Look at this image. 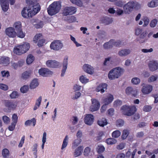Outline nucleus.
<instances>
[{
  "instance_id": "nucleus-52",
  "label": "nucleus",
  "mask_w": 158,
  "mask_h": 158,
  "mask_svg": "<svg viewBox=\"0 0 158 158\" xmlns=\"http://www.w3.org/2000/svg\"><path fill=\"white\" fill-rule=\"evenodd\" d=\"M124 124V121L123 120L119 119L117 120L116 122V124L118 127L122 126Z\"/></svg>"
},
{
  "instance_id": "nucleus-43",
  "label": "nucleus",
  "mask_w": 158,
  "mask_h": 158,
  "mask_svg": "<svg viewBox=\"0 0 158 158\" xmlns=\"http://www.w3.org/2000/svg\"><path fill=\"white\" fill-rule=\"evenodd\" d=\"M97 151L99 154L105 151V148L102 145H98L97 148Z\"/></svg>"
},
{
  "instance_id": "nucleus-49",
  "label": "nucleus",
  "mask_w": 158,
  "mask_h": 158,
  "mask_svg": "<svg viewBox=\"0 0 158 158\" xmlns=\"http://www.w3.org/2000/svg\"><path fill=\"white\" fill-rule=\"evenodd\" d=\"M47 134L46 132H44L43 134L42 138V144L41 145V148L42 149H44V144L46 141Z\"/></svg>"
},
{
  "instance_id": "nucleus-25",
  "label": "nucleus",
  "mask_w": 158,
  "mask_h": 158,
  "mask_svg": "<svg viewBox=\"0 0 158 158\" xmlns=\"http://www.w3.org/2000/svg\"><path fill=\"white\" fill-rule=\"evenodd\" d=\"M36 123V120L35 118H33L31 120H27L25 122V125L26 126H30L32 125L33 127H34Z\"/></svg>"
},
{
  "instance_id": "nucleus-23",
  "label": "nucleus",
  "mask_w": 158,
  "mask_h": 158,
  "mask_svg": "<svg viewBox=\"0 0 158 158\" xmlns=\"http://www.w3.org/2000/svg\"><path fill=\"white\" fill-rule=\"evenodd\" d=\"M0 61L4 66H7L10 63V58L7 56H2L0 59Z\"/></svg>"
},
{
  "instance_id": "nucleus-18",
  "label": "nucleus",
  "mask_w": 158,
  "mask_h": 158,
  "mask_svg": "<svg viewBox=\"0 0 158 158\" xmlns=\"http://www.w3.org/2000/svg\"><path fill=\"white\" fill-rule=\"evenodd\" d=\"M152 90V85H146L143 86L142 92L144 94H148L150 93Z\"/></svg>"
},
{
  "instance_id": "nucleus-29",
  "label": "nucleus",
  "mask_w": 158,
  "mask_h": 158,
  "mask_svg": "<svg viewBox=\"0 0 158 158\" xmlns=\"http://www.w3.org/2000/svg\"><path fill=\"white\" fill-rule=\"evenodd\" d=\"M114 41V40L111 39L108 42L105 43L103 45V47L105 49H109L112 48L113 45L112 42Z\"/></svg>"
},
{
  "instance_id": "nucleus-38",
  "label": "nucleus",
  "mask_w": 158,
  "mask_h": 158,
  "mask_svg": "<svg viewBox=\"0 0 158 158\" xmlns=\"http://www.w3.org/2000/svg\"><path fill=\"white\" fill-rule=\"evenodd\" d=\"M146 36V33L143 32L141 34L139 37L137 38V41H139L140 43H143L145 41L144 40V37Z\"/></svg>"
},
{
  "instance_id": "nucleus-20",
  "label": "nucleus",
  "mask_w": 158,
  "mask_h": 158,
  "mask_svg": "<svg viewBox=\"0 0 158 158\" xmlns=\"http://www.w3.org/2000/svg\"><path fill=\"white\" fill-rule=\"evenodd\" d=\"M1 5L2 10L4 12L6 11L9 7V2L8 0H1Z\"/></svg>"
},
{
  "instance_id": "nucleus-57",
  "label": "nucleus",
  "mask_w": 158,
  "mask_h": 158,
  "mask_svg": "<svg viewBox=\"0 0 158 158\" xmlns=\"http://www.w3.org/2000/svg\"><path fill=\"white\" fill-rule=\"evenodd\" d=\"M19 94L18 92L16 91H13L10 95V96L12 98H17Z\"/></svg>"
},
{
  "instance_id": "nucleus-1",
  "label": "nucleus",
  "mask_w": 158,
  "mask_h": 158,
  "mask_svg": "<svg viewBox=\"0 0 158 158\" xmlns=\"http://www.w3.org/2000/svg\"><path fill=\"white\" fill-rule=\"evenodd\" d=\"M37 0H26L27 4L28 5L29 10H31L33 16L37 14L40 10L39 4L37 3Z\"/></svg>"
},
{
  "instance_id": "nucleus-3",
  "label": "nucleus",
  "mask_w": 158,
  "mask_h": 158,
  "mask_svg": "<svg viewBox=\"0 0 158 158\" xmlns=\"http://www.w3.org/2000/svg\"><path fill=\"white\" fill-rule=\"evenodd\" d=\"M121 110L124 115L131 116L136 112L137 109L135 106H128L126 105L121 107Z\"/></svg>"
},
{
  "instance_id": "nucleus-12",
  "label": "nucleus",
  "mask_w": 158,
  "mask_h": 158,
  "mask_svg": "<svg viewBox=\"0 0 158 158\" xmlns=\"http://www.w3.org/2000/svg\"><path fill=\"white\" fill-rule=\"evenodd\" d=\"M94 121V117L93 115L91 114H87L85 115L84 118V122L89 125H91Z\"/></svg>"
},
{
  "instance_id": "nucleus-60",
  "label": "nucleus",
  "mask_w": 158,
  "mask_h": 158,
  "mask_svg": "<svg viewBox=\"0 0 158 158\" xmlns=\"http://www.w3.org/2000/svg\"><path fill=\"white\" fill-rule=\"evenodd\" d=\"M2 120L6 124H8L10 122V119L7 116L5 115L2 117Z\"/></svg>"
},
{
  "instance_id": "nucleus-53",
  "label": "nucleus",
  "mask_w": 158,
  "mask_h": 158,
  "mask_svg": "<svg viewBox=\"0 0 158 158\" xmlns=\"http://www.w3.org/2000/svg\"><path fill=\"white\" fill-rule=\"evenodd\" d=\"M90 152V148L89 147H86L85 149L84 152V154L85 156H88Z\"/></svg>"
},
{
  "instance_id": "nucleus-14",
  "label": "nucleus",
  "mask_w": 158,
  "mask_h": 158,
  "mask_svg": "<svg viewBox=\"0 0 158 158\" xmlns=\"http://www.w3.org/2000/svg\"><path fill=\"white\" fill-rule=\"evenodd\" d=\"M47 66L49 68H57L60 65V63L56 60H49L46 62Z\"/></svg>"
},
{
  "instance_id": "nucleus-56",
  "label": "nucleus",
  "mask_w": 158,
  "mask_h": 158,
  "mask_svg": "<svg viewBox=\"0 0 158 158\" xmlns=\"http://www.w3.org/2000/svg\"><path fill=\"white\" fill-rule=\"evenodd\" d=\"M157 76H156L152 75L148 79V81L149 82H153L157 80Z\"/></svg>"
},
{
  "instance_id": "nucleus-40",
  "label": "nucleus",
  "mask_w": 158,
  "mask_h": 158,
  "mask_svg": "<svg viewBox=\"0 0 158 158\" xmlns=\"http://www.w3.org/2000/svg\"><path fill=\"white\" fill-rule=\"evenodd\" d=\"M68 136L67 135H66L64 139L63 143L62 145L61 148V149L63 150L64 148H65L68 144Z\"/></svg>"
},
{
  "instance_id": "nucleus-32",
  "label": "nucleus",
  "mask_w": 158,
  "mask_h": 158,
  "mask_svg": "<svg viewBox=\"0 0 158 158\" xmlns=\"http://www.w3.org/2000/svg\"><path fill=\"white\" fill-rule=\"evenodd\" d=\"M39 85V83L38 82L37 79H34L31 82L30 85V88L31 89H35Z\"/></svg>"
},
{
  "instance_id": "nucleus-2",
  "label": "nucleus",
  "mask_w": 158,
  "mask_h": 158,
  "mask_svg": "<svg viewBox=\"0 0 158 158\" xmlns=\"http://www.w3.org/2000/svg\"><path fill=\"white\" fill-rule=\"evenodd\" d=\"M61 6V2L59 1L54 2L48 8V12L49 15L52 16L57 13Z\"/></svg>"
},
{
  "instance_id": "nucleus-10",
  "label": "nucleus",
  "mask_w": 158,
  "mask_h": 158,
  "mask_svg": "<svg viewBox=\"0 0 158 158\" xmlns=\"http://www.w3.org/2000/svg\"><path fill=\"white\" fill-rule=\"evenodd\" d=\"M4 105L9 110H14L17 107V104L15 102L9 100H6Z\"/></svg>"
},
{
  "instance_id": "nucleus-21",
  "label": "nucleus",
  "mask_w": 158,
  "mask_h": 158,
  "mask_svg": "<svg viewBox=\"0 0 158 158\" xmlns=\"http://www.w3.org/2000/svg\"><path fill=\"white\" fill-rule=\"evenodd\" d=\"M83 69L84 71L89 74H92L94 72L93 67L88 64H85L83 66Z\"/></svg>"
},
{
  "instance_id": "nucleus-19",
  "label": "nucleus",
  "mask_w": 158,
  "mask_h": 158,
  "mask_svg": "<svg viewBox=\"0 0 158 158\" xmlns=\"http://www.w3.org/2000/svg\"><path fill=\"white\" fill-rule=\"evenodd\" d=\"M107 85L106 83L100 84L97 87L96 91L97 92H100L102 94L105 92V90L107 89Z\"/></svg>"
},
{
  "instance_id": "nucleus-48",
  "label": "nucleus",
  "mask_w": 158,
  "mask_h": 158,
  "mask_svg": "<svg viewBox=\"0 0 158 158\" xmlns=\"http://www.w3.org/2000/svg\"><path fill=\"white\" fill-rule=\"evenodd\" d=\"M80 81L82 83H86L89 81V79L86 78L84 76H81L79 78Z\"/></svg>"
},
{
  "instance_id": "nucleus-59",
  "label": "nucleus",
  "mask_w": 158,
  "mask_h": 158,
  "mask_svg": "<svg viewBox=\"0 0 158 158\" xmlns=\"http://www.w3.org/2000/svg\"><path fill=\"white\" fill-rule=\"evenodd\" d=\"M152 109L151 106L148 105H145L143 107V110L146 112H148L150 111Z\"/></svg>"
},
{
  "instance_id": "nucleus-26",
  "label": "nucleus",
  "mask_w": 158,
  "mask_h": 158,
  "mask_svg": "<svg viewBox=\"0 0 158 158\" xmlns=\"http://www.w3.org/2000/svg\"><path fill=\"white\" fill-rule=\"evenodd\" d=\"M83 149L82 146H80L77 148L74 152L75 157H76L80 156L83 152Z\"/></svg>"
},
{
  "instance_id": "nucleus-51",
  "label": "nucleus",
  "mask_w": 158,
  "mask_h": 158,
  "mask_svg": "<svg viewBox=\"0 0 158 158\" xmlns=\"http://www.w3.org/2000/svg\"><path fill=\"white\" fill-rule=\"evenodd\" d=\"M30 73L27 71L23 72L22 74V77L23 79H26L28 78L30 76Z\"/></svg>"
},
{
  "instance_id": "nucleus-54",
  "label": "nucleus",
  "mask_w": 158,
  "mask_h": 158,
  "mask_svg": "<svg viewBox=\"0 0 158 158\" xmlns=\"http://www.w3.org/2000/svg\"><path fill=\"white\" fill-rule=\"evenodd\" d=\"M143 20L144 22L143 26L146 27L148 24L149 23L150 21L149 19L147 17H145L144 18Z\"/></svg>"
},
{
  "instance_id": "nucleus-13",
  "label": "nucleus",
  "mask_w": 158,
  "mask_h": 158,
  "mask_svg": "<svg viewBox=\"0 0 158 158\" xmlns=\"http://www.w3.org/2000/svg\"><path fill=\"white\" fill-rule=\"evenodd\" d=\"M31 10H29L28 7H25L23 8V10L22 11V16L24 18H31L33 16L32 15L31 12Z\"/></svg>"
},
{
  "instance_id": "nucleus-9",
  "label": "nucleus",
  "mask_w": 158,
  "mask_h": 158,
  "mask_svg": "<svg viewBox=\"0 0 158 158\" xmlns=\"http://www.w3.org/2000/svg\"><path fill=\"white\" fill-rule=\"evenodd\" d=\"M92 104L89 107L90 110L92 112L98 110L99 108L100 104L99 102L96 99H91Z\"/></svg>"
},
{
  "instance_id": "nucleus-27",
  "label": "nucleus",
  "mask_w": 158,
  "mask_h": 158,
  "mask_svg": "<svg viewBox=\"0 0 158 158\" xmlns=\"http://www.w3.org/2000/svg\"><path fill=\"white\" fill-rule=\"evenodd\" d=\"M21 47H22L20 45L15 47L14 49V52L18 55H21L24 53V51H23Z\"/></svg>"
},
{
  "instance_id": "nucleus-31",
  "label": "nucleus",
  "mask_w": 158,
  "mask_h": 158,
  "mask_svg": "<svg viewBox=\"0 0 158 158\" xmlns=\"http://www.w3.org/2000/svg\"><path fill=\"white\" fill-rule=\"evenodd\" d=\"M15 30H5L6 33L7 35L10 37L14 38L16 35V32Z\"/></svg>"
},
{
  "instance_id": "nucleus-4",
  "label": "nucleus",
  "mask_w": 158,
  "mask_h": 158,
  "mask_svg": "<svg viewBox=\"0 0 158 158\" xmlns=\"http://www.w3.org/2000/svg\"><path fill=\"white\" fill-rule=\"evenodd\" d=\"M123 69L119 67H117L110 70L108 74V77L110 80L118 78L121 76Z\"/></svg>"
},
{
  "instance_id": "nucleus-24",
  "label": "nucleus",
  "mask_w": 158,
  "mask_h": 158,
  "mask_svg": "<svg viewBox=\"0 0 158 158\" xmlns=\"http://www.w3.org/2000/svg\"><path fill=\"white\" fill-rule=\"evenodd\" d=\"M131 52L129 49H123L121 50L118 52V55L121 56H123L127 55Z\"/></svg>"
},
{
  "instance_id": "nucleus-45",
  "label": "nucleus",
  "mask_w": 158,
  "mask_h": 158,
  "mask_svg": "<svg viewBox=\"0 0 158 158\" xmlns=\"http://www.w3.org/2000/svg\"><path fill=\"white\" fill-rule=\"evenodd\" d=\"M13 27L16 30H20L22 27L21 23L20 22H16L14 24Z\"/></svg>"
},
{
  "instance_id": "nucleus-61",
  "label": "nucleus",
  "mask_w": 158,
  "mask_h": 158,
  "mask_svg": "<svg viewBox=\"0 0 158 158\" xmlns=\"http://www.w3.org/2000/svg\"><path fill=\"white\" fill-rule=\"evenodd\" d=\"M18 117L17 114H14L12 116V122L17 123L18 122Z\"/></svg>"
},
{
  "instance_id": "nucleus-44",
  "label": "nucleus",
  "mask_w": 158,
  "mask_h": 158,
  "mask_svg": "<svg viewBox=\"0 0 158 158\" xmlns=\"http://www.w3.org/2000/svg\"><path fill=\"white\" fill-rule=\"evenodd\" d=\"M158 20L156 19H152L150 22V26L151 27H155L157 23Z\"/></svg>"
},
{
  "instance_id": "nucleus-33",
  "label": "nucleus",
  "mask_w": 158,
  "mask_h": 158,
  "mask_svg": "<svg viewBox=\"0 0 158 158\" xmlns=\"http://www.w3.org/2000/svg\"><path fill=\"white\" fill-rule=\"evenodd\" d=\"M97 123L100 126L103 127L107 124L108 122L106 118H102L101 119L98 120L97 122Z\"/></svg>"
},
{
  "instance_id": "nucleus-37",
  "label": "nucleus",
  "mask_w": 158,
  "mask_h": 158,
  "mask_svg": "<svg viewBox=\"0 0 158 158\" xmlns=\"http://www.w3.org/2000/svg\"><path fill=\"white\" fill-rule=\"evenodd\" d=\"M42 100V97L40 96L39 98L36 100V103L34 108V110H36L39 108L40 105Z\"/></svg>"
},
{
  "instance_id": "nucleus-5",
  "label": "nucleus",
  "mask_w": 158,
  "mask_h": 158,
  "mask_svg": "<svg viewBox=\"0 0 158 158\" xmlns=\"http://www.w3.org/2000/svg\"><path fill=\"white\" fill-rule=\"evenodd\" d=\"M137 5V3L135 1H130L129 2L123 6L124 13L126 14H129Z\"/></svg>"
},
{
  "instance_id": "nucleus-11",
  "label": "nucleus",
  "mask_w": 158,
  "mask_h": 158,
  "mask_svg": "<svg viewBox=\"0 0 158 158\" xmlns=\"http://www.w3.org/2000/svg\"><path fill=\"white\" fill-rule=\"evenodd\" d=\"M39 73L40 75L43 77H48L52 75L53 73L47 68H41L39 70Z\"/></svg>"
},
{
  "instance_id": "nucleus-50",
  "label": "nucleus",
  "mask_w": 158,
  "mask_h": 158,
  "mask_svg": "<svg viewBox=\"0 0 158 158\" xmlns=\"http://www.w3.org/2000/svg\"><path fill=\"white\" fill-rule=\"evenodd\" d=\"M81 142V141L80 139H77L75 140L73 143V148H75L78 146V145Z\"/></svg>"
},
{
  "instance_id": "nucleus-28",
  "label": "nucleus",
  "mask_w": 158,
  "mask_h": 158,
  "mask_svg": "<svg viewBox=\"0 0 158 158\" xmlns=\"http://www.w3.org/2000/svg\"><path fill=\"white\" fill-rule=\"evenodd\" d=\"M148 6L151 8L156 7L158 6V1L153 0L147 3Z\"/></svg>"
},
{
  "instance_id": "nucleus-8",
  "label": "nucleus",
  "mask_w": 158,
  "mask_h": 158,
  "mask_svg": "<svg viewBox=\"0 0 158 158\" xmlns=\"http://www.w3.org/2000/svg\"><path fill=\"white\" fill-rule=\"evenodd\" d=\"M77 8L73 6H67L64 8L63 10V15L64 16L73 14L76 12Z\"/></svg>"
},
{
  "instance_id": "nucleus-42",
  "label": "nucleus",
  "mask_w": 158,
  "mask_h": 158,
  "mask_svg": "<svg viewBox=\"0 0 158 158\" xmlns=\"http://www.w3.org/2000/svg\"><path fill=\"white\" fill-rule=\"evenodd\" d=\"M120 135L121 132L119 131L116 130L112 132V136L114 138H117L120 136Z\"/></svg>"
},
{
  "instance_id": "nucleus-39",
  "label": "nucleus",
  "mask_w": 158,
  "mask_h": 158,
  "mask_svg": "<svg viewBox=\"0 0 158 158\" xmlns=\"http://www.w3.org/2000/svg\"><path fill=\"white\" fill-rule=\"evenodd\" d=\"M106 142L108 144L112 145L115 143L117 140L113 138H109L106 140Z\"/></svg>"
},
{
  "instance_id": "nucleus-41",
  "label": "nucleus",
  "mask_w": 158,
  "mask_h": 158,
  "mask_svg": "<svg viewBox=\"0 0 158 158\" xmlns=\"http://www.w3.org/2000/svg\"><path fill=\"white\" fill-rule=\"evenodd\" d=\"M17 32H16L17 35L18 37L20 38H23L25 35V32H23V30H16Z\"/></svg>"
},
{
  "instance_id": "nucleus-16",
  "label": "nucleus",
  "mask_w": 158,
  "mask_h": 158,
  "mask_svg": "<svg viewBox=\"0 0 158 158\" xmlns=\"http://www.w3.org/2000/svg\"><path fill=\"white\" fill-rule=\"evenodd\" d=\"M150 70L154 71L158 69V63L154 60L150 61L148 64Z\"/></svg>"
},
{
  "instance_id": "nucleus-35",
  "label": "nucleus",
  "mask_w": 158,
  "mask_h": 158,
  "mask_svg": "<svg viewBox=\"0 0 158 158\" xmlns=\"http://www.w3.org/2000/svg\"><path fill=\"white\" fill-rule=\"evenodd\" d=\"M23 51H24V53L26 52L29 49L30 47V44L28 43H25L24 44L20 45Z\"/></svg>"
},
{
  "instance_id": "nucleus-7",
  "label": "nucleus",
  "mask_w": 158,
  "mask_h": 158,
  "mask_svg": "<svg viewBox=\"0 0 158 158\" xmlns=\"http://www.w3.org/2000/svg\"><path fill=\"white\" fill-rule=\"evenodd\" d=\"M63 44L59 40H54L52 42L50 45L51 49L55 51H58L63 47Z\"/></svg>"
},
{
  "instance_id": "nucleus-58",
  "label": "nucleus",
  "mask_w": 158,
  "mask_h": 158,
  "mask_svg": "<svg viewBox=\"0 0 158 158\" xmlns=\"http://www.w3.org/2000/svg\"><path fill=\"white\" fill-rule=\"evenodd\" d=\"M121 41L119 40H117V41H115L114 40V41L112 42L113 46H114L116 47H119L121 44Z\"/></svg>"
},
{
  "instance_id": "nucleus-22",
  "label": "nucleus",
  "mask_w": 158,
  "mask_h": 158,
  "mask_svg": "<svg viewBox=\"0 0 158 158\" xmlns=\"http://www.w3.org/2000/svg\"><path fill=\"white\" fill-rule=\"evenodd\" d=\"M101 23L107 25L113 22L112 18L108 17H104L102 18L101 19Z\"/></svg>"
},
{
  "instance_id": "nucleus-34",
  "label": "nucleus",
  "mask_w": 158,
  "mask_h": 158,
  "mask_svg": "<svg viewBox=\"0 0 158 158\" xmlns=\"http://www.w3.org/2000/svg\"><path fill=\"white\" fill-rule=\"evenodd\" d=\"M2 155L4 158H8L10 156L9 150L7 148L3 149L2 152Z\"/></svg>"
},
{
  "instance_id": "nucleus-17",
  "label": "nucleus",
  "mask_w": 158,
  "mask_h": 158,
  "mask_svg": "<svg viewBox=\"0 0 158 158\" xmlns=\"http://www.w3.org/2000/svg\"><path fill=\"white\" fill-rule=\"evenodd\" d=\"M68 56H65L64 59L63 63V68L61 71V76L62 77L64 76L67 69L68 65Z\"/></svg>"
},
{
  "instance_id": "nucleus-30",
  "label": "nucleus",
  "mask_w": 158,
  "mask_h": 158,
  "mask_svg": "<svg viewBox=\"0 0 158 158\" xmlns=\"http://www.w3.org/2000/svg\"><path fill=\"white\" fill-rule=\"evenodd\" d=\"M114 99L113 96L110 94L107 98L104 99V101L106 105H108L111 103Z\"/></svg>"
},
{
  "instance_id": "nucleus-64",
  "label": "nucleus",
  "mask_w": 158,
  "mask_h": 158,
  "mask_svg": "<svg viewBox=\"0 0 158 158\" xmlns=\"http://www.w3.org/2000/svg\"><path fill=\"white\" fill-rule=\"evenodd\" d=\"M8 86L5 84L1 83L0 84V89L4 90H6L8 89Z\"/></svg>"
},
{
  "instance_id": "nucleus-55",
  "label": "nucleus",
  "mask_w": 158,
  "mask_h": 158,
  "mask_svg": "<svg viewBox=\"0 0 158 158\" xmlns=\"http://www.w3.org/2000/svg\"><path fill=\"white\" fill-rule=\"evenodd\" d=\"M132 83L135 85H137L140 82V79L137 77L133 78L131 80Z\"/></svg>"
},
{
  "instance_id": "nucleus-63",
  "label": "nucleus",
  "mask_w": 158,
  "mask_h": 158,
  "mask_svg": "<svg viewBox=\"0 0 158 158\" xmlns=\"http://www.w3.org/2000/svg\"><path fill=\"white\" fill-rule=\"evenodd\" d=\"M44 25L43 22L41 21L39 23L35 24L34 26L35 28L37 29H40Z\"/></svg>"
},
{
  "instance_id": "nucleus-6",
  "label": "nucleus",
  "mask_w": 158,
  "mask_h": 158,
  "mask_svg": "<svg viewBox=\"0 0 158 158\" xmlns=\"http://www.w3.org/2000/svg\"><path fill=\"white\" fill-rule=\"evenodd\" d=\"M42 34L41 33L37 34L33 38V42L35 44L37 43V45L39 47H42L46 42L45 39H42Z\"/></svg>"
},
{
  "instance_id": "nucleus-36",
  "label": "nucleus",
  "mask_w": 158,
  "mask_h": 158,
  "mask_svg": "<svg viewBox=\"0 0 158 158\" xmlns=\"http://www.w3.org/2000/svg\"><path fill=\"white\" fill-rule=\"evenodd\" d=\"M34 60V56L31 54H29L27 56V59L26 62L27 64H30L32 63Z\"/></svg>"
},
{
  "instance_id": "nucleus-46",
  "label": "nucleus",
  "mask_w": 158,
  "mask_h": 158,
  "mask_svg": "<svg viewBox=\"0 0 158 158\" xmlns=\"http://www.w3.org/2000/svg\"><path fill=\"white\" fill-rule=\"evenodd\" d=\"M29 90V86L28 85H24L21 87L20 89L21 92L25 93L27 92Z\"/></svg>"
},
{
  "instance_id": "nucleus-62",
  "label": "nucleus",
  "mask_w": 158,
  "mask_h": 158,
  "mask_svg": "<svg viewBox=\"0 0 158 158\" xmlns=\"http://www.w3.org/2000/svg\"><path fill=\"white\" fill-rule=\"evenodd\" d=\"M16 123H15L12 122L10 125L8 127V129L9 131H13L15 128V126Z\"/></svg>"
},
{
  "instance_id": "nucleus-15",
  "label": "nucleus",
  "mask_w": 158,
  "mask_h": 158,
  "mask_svg": "<svg viewBox=\"0 0 158 158\" xmlns=\"http://www.w3.org/2000/svg\"><path fill=\"white\" fill-rule=\"evenodd\" d=\"M126 93L128 95H131L132 97H136L137 94V91L131 87H128L126 89Z\"/></svg>"
},
{
  "instance_id": "nucleus-47",
  "label": "nucleus",
  "mask_w": 158,
  "mask_h": 158,
  "mask_svg": "<svg viewBox=\"0 0 158 158\" xmlns=\"http://www.w3.org/2000/svg\"><path fill=\"white\" fill-rule=\"evenodd\" d=\"M129 134V131L127 130H124L123 131L122 138L123 139H125Z\"/></svg>"
}]
</instances>
